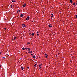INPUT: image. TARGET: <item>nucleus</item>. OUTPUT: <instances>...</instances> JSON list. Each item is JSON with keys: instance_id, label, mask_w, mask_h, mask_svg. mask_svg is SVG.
Wrapping results in <instances>:
<instances>
[{"instance_id": "6ab92c4d", "label": "nucleus", "mask_w": 77, "mask_h": 77, "mask_svg": "<svg viewBox=\"0 0 77 77\" xmlns=\"http://www.w3.org/2000/svg\"><path fill=\"white\" fill-rule=\"evenodd\" d=\"M51 15H52V16H54V15H53V14H51Z\"/></svg>"}, {"instance_id": "ddd939ff", "label": "nucleus", "mask_w": 77, "mask_h": 77, "mask_svg": "<svg viewBox=\"0 0 77 77\" xmlns=\"http://www.w3.org/2000/svg\"><path fill=\"white\" fill-rule=\"evenodd\" d=\"M31 35H32V36H34V33H32V34H31Z\"/></svg>"}, {"instance_id": "f257e3e1", "label": "nucleus", "mask_w": 77, "mask_h": 77, "mask_svg": "<svg viewBox=\"0 0 77 77\" xmlns=\"http://www.w3.org/2000/svg\"><path fill=\"white\" fill-rule=\"evenodd\" d=\"M45 58H46V59L48 58V55L47 54H45Z\"/></svg>"}, {"instance_id": "cd10ccee", "label": "nucleus", "mask_w": 77, "mask_h": 77, "mask_svg": "<svg viewBox=\"0 0 77 77\" xmlns=\"http://www.w3.org/2000/svg\"><path fill=\"white\" fill-rule=\"evenodd\" d=\"M37 33H39V32H37Z\"/></svg>"}, {"instance_id": "1a4fd4ad", "label": "nucleus", "mask_w": 77, "mask_h": 77, "mask_svg": "<svg viewBox=\"0 0 77 77\" xmlns=\"http://www.w3.org/2000/svg\"><path fill=\"white\" fill-rule=\"evenodd\" d=\"M32 57H33V58H35V57H35V55H34V56H32Z\"/></svg>"}, {"instance_id": "4be33fe9", "label": "nucleus", "mask_w": 77, "mask_h": 77, "mask_svg": "<svg viewBox=\"0 0 77 77\" xmlns=\"http://www.w3.org/2000/svg\"><path fill=\"white\" fill-rule=\"evenodd\" d=\"M32 51H31L30 52V53L32 54Z\"/></svg>"}, {"instance_id": "393cba45", "label": "nucleus", "mask_w": 77, "mask_h": 77, "mask_svg": "<svg viewBox=\"0 0 77 77\" xmlns=\"http://www.w3.org/2000/svg\"><path fill=\"white\" fill-rule=\"evenodd\" d=\"M75 17H76V18H77V15H75Z\"/></svg>"}, {"instance_id": "4468645a", "label": "nucleus", "mask_w": 77, "mask_h": 77, "mask_svg": "<svg viewBox=\"0 0 77 77\" xmlns=\"http://www.w3.org/2000/svg\"><path fill=\"white\" fill-rule=\"evenodd\" d=\"M28 51H30V48H28Z\"/></svg>"}, {"instance_id": "c756f323", "label": "nucleus", "mask_w": 77, "mask_h": 77, "mask_svg": "<svg viewBox=\"0 0 77 77\" xmlns=\"http://www.w3.org/2000/svg\"><path fill=\"white\" fill-rule=\"evenodd\" d=\"M34 66H35V67H36V65H34Z\"/></svg>"}, {"instance_id": "f8f14e48", "label": "nucleus", "mask_w": 77, "mask_h": 77, "mask_svg": "<svg viewBox=\"0 0 77 77\" xmlns=\"http://www.w3.org/2000/svg\"><path fill=\"white\" fill-rule=\"evenodd\" d=\"M27 18L29 20V19L30 18V17H29V16H27Z\"/></svg>"}, {"instance_id": "7ed1b4c3", "label": "nucleus", "mask_w": 77, "mask_h": 77, "mask_svg": "<svg viewBox=\"0 0 77 77\" xmlns=\"http://www.w3.org/2000/svg\"><path fill=\"white\" fill-rule=\"evenodd\" d=\"M48 26L50 28L52 27V26L51 25V24H50L48 25Z\"/></svg>"}, {"instance_id": "f3484780", "label": "nucleus", "mask_w": 77, "mask_h": 77, "mask_svg": "<svg viewBox=\"0 0 77 77\" xmlns=\"http://www.w3.org/2000/svg\"><path fill=\"white\" fill-rule=\"evenodd\" d=\"M75 3H74L73 4V5H75Z\"/></svg>"}, {"instance_id": "423d86ee", "label": "nucleus", "mask_w": 77, "mask_h": 77, "mask_svg": "<svg viewBox=\"0 0 77 77\" xmlns=\"http://www.w3.org/2000/svg\"><path fill=\"white\" fill-rule=\"evenodd\" d=\"M42 66V64H41L40 65H39V67H41V66Z\"/></svg>"}, {"instance_id": "412c9836", "label": "nucleus", "mask_w": 77, "mask_h": 77, "mask_svg": "<svg viewBox=\"0 0 77 77\" xmlns=\"http://www.w3.org/2000/svg\"><path fill=\"white\" fill-rule=\"evenodd\" d=\"M25 49H26V50H27V49H28V48H25Z\"/></svg>"}, {"instance_id": "a211bd4d", "label": "nucleus", "mask_w": 77, "mask_h": 77, "mask_svg": "<svg viewBox=\"0 0 77 77\" xmlns=\"http://www.w3.org/2000/svg\"><path fill=\"white\" fill-rule=\"evenodd\" d=\"M53 17H54V16H51V18H53Z\"/></svg>"}, {"instance_id": "e433bc0d", "label": "nucleus", "mask_w": 77, "mask_h": 77, "mask_svg": "<svg viewBox=\"0 0 77 77\" xmlns=\"http://www.w3.org/2000/svg\"><path fill=\"white\" fill-rule=\"evenodd\" d=\"M35 65H36V64H35Z\"/></svg>"}, {"instance_id": "bb28decb", "label": "nucleus", "mask_w": 77, "mask_h": 77, "mask_svg": "<svg viewBox=\"0 0 77 77\" xmlns=\"http://www.w3.org/2000/svg\"><path fill=\"white\" fill-rule=\"evenodd\" d=\"M4 29H5V30H6V28H4Z\"/></svg>"}, {"instance_id": "f704fd0d", "label": "nucleus", "mask_w": 77, "mask_h": 77, "mask_svg": "<svg viewBox=\"0 0 77 77\" xmlns=\"http://www.w3.org/2000/svg\"><path fill=\"white\" fill-rule=\"evenodd\" d=\"M31 54V55H33V54Z\"/></svg>"}, {"instance_id": "7c9ffc66", "label": "nucleus", "mask_w": 77, "mask_h": 77, "mask_svg": "<svg viewBox=\"0 0 77 77\" xmlns=\"http://www.w3.org/2000/svg\"><path fill=\"white\" fill-rule=\"evenodd\" d=\"M2 53V52H0V54Z\"/></svg>"}, {"instance_id": "9d476101", "label": "nucleus", "mask_w": 77, "mask_h": 77, "mask_svg": "<svg viewBox=\"0 0 77 77\" xmlns=\"http://www.w3.org/2000/svg\"><path fill=\"white\" fill-rule=\"evenodd\" d=\"M21 69H22V70H23L24 69V67H21Z\"/></svg>"}, {"instance_id": "2f4dec72", "label": "nucleus", "mask_w": 77, "mask_h": 77, "mask_svg": "<svg viewBox=\"0 0 77 77\" xmlns=\"http://www.w3.org/2000/svg\"><path fill=\"white\" fill-rule=\"evenodd\" d=\"M28 69H29V67H27Z\"/></svg>"}, {"instance_id": "a878e982", "label": "nucleus", "mask_w": 77, "mask_h": 77, "mask_svg": "<svg viewBox=\"0 0 77 77\" xmlns=\"http://www.w3.org/2000/svg\"><path fill=\"white\" fill-rule=\"evenodd\" d=\"M26 20H29V19H28V18H26Z\"/></svg>"}, {"instance_id": "c85d7f7f", "label": "nucleus", "mask_w": 77, "mask_h": 77, "mask_svg": "<svg viewBox=\"0 0 77 77\" xmlns=\"http://www.w3.org/2000/svg\"><path fill=\"white\" fill-rule=\"evenodd\" d=\"M28 53H30V51H29L28 52Z\"/></svg>"}, {"instance_id": "c9c22d12", "label": "nucleus", "mask_w": 77, "mask_h": 77, "mask_svg": "<svg viewBox=\"0 0 77 77\" xmlns=\"http://www.w3.org/2000/svg\"><path fill=\"white\" fill-rule=\"evenodd\" d=\"M76 5H77V2L76 3Z\"/></svg>"}, {"instance_id": "39448f33", "label": "nucleus", "mask_w": 77, "mask_h": 77, "mask_svg": "<svg viewBox=\"0 0 77 77\" xmlns=\"http://www.w3.org/2000/svg\"><path fill=\"white\" fill-rule=\"evenodd\" d=\"M26 4H23V7H24V8H25V7H26Z\"/></svg>"}, {"instance_id": "0eeeda50", "label": "nucleus", "mask_w": 77, "mask_h": 77, "mask_svg": "<svg viewBox=\"0 0 77 77\" xmlns=\"http://www.w3.org/2000/svg\"><path fill=\"white\" fill-rule=\"evenodd\" d=\"M21 12V11L20 10H18L17 11V12Z\"/></svg>"}, {"instance_id": "5701e85b", "label": "nucleus", "mask_w": 77, "mask_h": 77, "mask_svg": "<svg viewBox=\"0 0 77 77\" xmlns=\"http://www.w3.org/2000/svg\"><path fill=\"white\" fill-rule=\"evenodd\" d=\"M11 8H12V5H11Z\"/></svg>"}, {"instance_id": "dca6fc26", "label": "nucleus", "mask_w": 77, "mask_h": 77, "mask_svg": "<svg viewBox=\"0 0 77 77\" xmlns=\"http://www.w3.org/2000/svg\"><path fill=\"white\" fill-rule=\"evenodd\" d=\"M30 44V42H28L27 43V44Z\"/></svg>"}, {"instance_id": "473e14b6", "label": "nucleus", "mask_w": 77, "mask_h": 77, "mask_svg": "<svg viewBox=\"0 0 77 77\" xmlns=\"http://www.w3.org/2000/svg\"><path fill=\"white\" fill-rule=\"evenodd\" d=\"M41 67H40L39 68V69H41Z\"/></svg>"}, {"instance_id": "2eb2a0df", "label": "nucleus", "mask_w": 77, "mask_h": 77, "mask_svg": "<svg viewBox=\"0 0 77 77\" xmlns=\"http://www.w3.org/2000/svg\"><path fill=\"white\" fill-rule=\"evenodd\" d=\"M22 50H25V48H22Z\"/></svg>"}, {"instance_id": "f03ea898", "label": "nucleus", "mask_w": 77, "mask_h": 77, "mask_svg": "<svg viewBox=\"0 0 77 77\" xmlns=\"http://www.w3.org/2000/svg\"><path fill=\"white\" fill-rule=\"evenodd\" d=\"M22 26L23 27H26V25H25V24H23Z\"/></svg>"}, {"instance_id": "20e7f679", "label": "nucleus", "mask_w": 77, "mask_h": 77, "mask_svg": "<svg viewBox=\"0 0 77 77\" xmlns=\"http://www.w3.org/2000/svg\"><path fill=\"white\" fill-rule=\"evenodd\" d=\"M20 17H23V14H21L20 15Z\"/></svg>"}, {"instance_id": "9b49d317", "label": "nucleus", "mask_w": 77, "mask_h": 77, "mask_svg": "<svg viewBox=\"0 0 77 77\" xmlns=\"http://www.w3.org/2000/svg\"><path fill=\"white\" fill-rule=\"evenodd\" d=\"M70 2H71V3H72V0H70Z\"/></svg>"}, {"instance_id": "6e6552de", "label": "nucleus", "mask_w": 77, "mask_h": 77, "mask_svg": "<svg viewBox=\"0 0 77 77\" xmlns=\"http://www.w3.org/2000/svg\"><path fill=\"white\" fill-rule=\"evenodd\" d=\"M12 2L13 3H14L15 2H16V1H15V0H12Z\"/></svg>"}, {"instance_id": "aec40b11", "label": "nucleus", "mask_w": 77, "mask_h": 77, "mask_svg": "<svg viewBox=\"0 0 77 77\" xmlns=\"http://www.w3.org/2000/svg\"><path fill=\"white\" fill-rule=\"evenodd\" d=\"M14 39L15 40L16 39V37H15L14 38Z\"/></svg>"}, {"instance_id": "b1692460", "label": "nucleus", "mask_w": 77, "mask_h": 77, "mask_svg": "<svg viewBox=\"0 0 77 77\" xmlns=\"http://www.w3.org/2000/svg\"><path fill=\"white\" fill-rule=\"evenodd\" d=\"M39 34H37V36H39Z\"/></svg>"}, {"instance_id": "72a5a7b5", "label": "nucleus", "mask_w": 77, "mask_h": 77, "mask_svg": "<svg viewBox=\"0 0 77 77\" xmlns=\"http://www.w3.org/2000/svg\"><path fill=\"white\" fill-rule=\"evenodd\" d=\"M2 67V65H0V67Z\"/></svg>"}, {"instance_id": "4c0bfd02", "label": "nucleus", "mask_w": 77, "mask_h": 77, "mask_svg": "<svg viewBox=\"0 0 77 77\" xmlns=\"http://www.w3.org/2000/svg\"><path fill=\"white\" fill-rule=\"evenodd\" d=\"M13 7H14V5H13Z\"/></svg>"}]
</instances>
